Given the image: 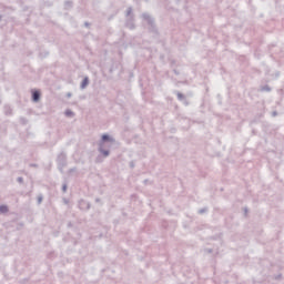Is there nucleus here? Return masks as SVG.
<instances>
[{
	"label": "nucleus",
	"mask_w": 284,
	"mask_h": 284,
	"mask_svg": "<svg viewBox=\"0 0 284 284\" xmlns=\"http://www.w3.org/2000/svg\"><path fill=\"white\" fill-rule=\"evenodd\" d=\"M113 145H116V140L114 135L110 133H104L101 135L100 140L98 141V151L102 156H110V150H112Z\"/></svg>",
	"instance_id": "f257e3e1"
},
{
	"label": "nucleus",
	"mask_w": 284,
	"mask_h": 284,
	"mask_svg": "<svg viewBox=\"0 0 284 284\" xmlns=\"http://www.w3.org/2000/svg\"><path fill=\"white\" fill-rule=\"evenodd\" d=\"M40 97H41V93H39V91H33L32 101H34V103H37L39 101Z\"/></svg>",
	"instance_id": "f03ea898"
},
{
	"label": "nucleus",
	"mask_w": 284,
	"mask_h": 284,
	"mask_svg": "<svg viewBox=\"0 0 284 284\" xmlns=\"http://www.w3.org/2000/svg\"><path fill=\"white\" fill-rule=\"evenodd\" d=\"M89 83H90V80L88 78H84L81 83V89L85 90V88H88Z\"/></svg>",
	"instance_id": "7ed1b4c3"
},
{
	"label": "nucleus",
	"mask_w": 284,
	"mask_h": 284,
	"mask_svg": "<svg viewBox=\"0 0 284 284\" xmlns=\"http://www.w3.org/2000/svg\"><path fill=\"white\" fill-rule=\"evenodd\" d=\"M64 114H65V116H68L69 119H73V116H74V111H72V110H70V109H67V110L64 111Z\"/></svg>",
	"instance_id": "20e7f679"
},
{
	"label": "nucleus",
	"mask_w": 284,
	"mask_h": 284,
	"mask_svg": "<svg viewBox=\"0 0 284 284\" xmlns=\"http://www.w3.org/2000/svg\"><path fill=\"white\" fill-rule=\"evenodd\" d=\"M6 212H8V206L0 205V214H6Z\"/></svg>",
	"instance_id": "39448f33"
},
{
	"label": "nucleus",
	"mask_w": 284,
	"mask_h": 284,
	"mask_svg": "<svg viewBox=\"0 0 284 284\" xmlns=\"http://www.w3.org/2000/svg\"><path fill=\"white\" fill-rule=\"evenodd\" d=\"M62 192H68V185L67 184H63Z\"/></svg>",
	"instance_id": "423d86ee"
},
{
	"label": "nucleus",
	"mask_w": 284,
	"mask_h": 284,
	"mask_svg": "<svg viewBox=\"0 0 284 284\" xmlns=\"http://www.w3.org/2000/svg\"><path fill=\"white\" fill-rule=\"evenodd\" d=\"M178 99H180V101H181V99H183V94L178 93Z\"/></svg>",
	"instance_id": "0eeeda50"
},
{
	"label": "nucleus",
	"mask_w": 284,
	"mask_h": 284,
	"mask_svg": "<svg viewBox=\"0 0 284 284\" xmlns=\"http://www.w3.org/2000/svg\"><path fill=\"white\" fill-rule=\"evenodd\" d=\"M130 12H132V10H129V11H128V14H130Z\"/></svg>",
	"instance_id": "6e6552de"
},
{
	"label": "nucleus",
	"mask_w": 284,
	"mask_h": 284,
	"mask_svg": "<svg viewBox=\"0 0 284 284\" xmlns=\"http://www.w3.org/2000/svg\"><path fill=\"white\" fill-rule=\"evenodd\" d=\"M68 97H72V94L68 93Z\"/></svg>",
	"instance_id": "1a4fd4ad"
},
{
	"label": "nucleus",
	"mask_w": 284,
	"mask_h": 284,
	"mask_svg": "<svg viewBox=\"0 0 284 284\" xmlns=\"http://www.w3.org/2000/svg\"><path fill=\"white\" fill-rule=\"evenodd\" d=\"M39 203H41V199H39Z\"/></svg>",
	"instance_id": "9d476101"
}]
</instances>
